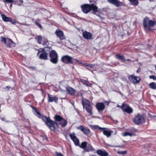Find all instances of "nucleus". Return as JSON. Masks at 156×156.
Listing matches in <instances>:
<instances>
[{
    "mask_svg": "<svg viewBox=\"0 0 156 156\" xmlns=\"http://www.w3.org/2000/svg\"><path fill=\"white\" fill-rule=\"evenodd\" d=\"M82 11L84 13L87 14L92 10L94 12H98V7L94 4L91 5L85 4L81 6Z\"/></svg>",
    "mask_w": 156,
    "mask_h": 156,
    "instance_id": "obj_1",
    "label": "nucleus"
},
{
    "mask_svg": "<svg viewBox=\"0 0 156 156\" xmlns=\"http://www.w3.org/2000/svg\"><path fill=\"white\" fill-rule=\"evenodd\" d=\"M42 119L43 120L46 121V124L51 130H53L58 127V123L52 121L49 118L44 117Z\"/></svg>",
    "mask_w": 156,
    "mask_h": 156,
    "instance_id": "obj_2",
    "label": "nucleus"
},
{
    "mask_svg": "<svg viewBox=\"0 0 156 156\" xmlns=\"http://www.w3.org/2000/svg\"><path fill=\"white\" fill-rule=\"evenodd\" d=\"M55 118V121H57L56 122H55L58 123V127H58L59 124H60L62 127H64L66 125L67 122L61 116L58 115H56Z\"/></svg>",
    "mask_w": 156,
    "mask_h": 156,
    "instance_id": "obj_3",
    "label": "nucleus"
},
{
    "mask_svg": "<svg viewBox=\"0 0 156 156\" xmlns=\"http://www.w3.org/2000/svg\"><path fill=\"white\" fill-rule=\"evenodd\" d=\"M50 61L54 64H56L58 62V55L56 51L54 50H52L49 54Z\"/></svg>",
    "mask_w": 156,
    "mask_h": 156,
    "instance_id": "obj_4",
    "label": "nucleus"
},
{
    "mask_svg": "<svg viewBox=\"0 0 156 156\" xmlns=\"http://www.w3.org/2000/svg\"><path fill=\"white\" fill-rule=\"evenodd\" d=\"M135 124H139L145 122V120L144 116L142 115H138L133 119Z\"/></svg>",
    "mask_w": 156,
    "mask_h": 156,
    "instance_id": "obj_5",
    "label": "nucleus"
},
{
    "mask_svg": "<svg viewBox=\"0 0 156 156\" xmlns=\"http://www.w3.org/2000/svg\"><path fill=\"white\" fill-rule=\"evenodd\" d=\"M76 59L73 58L69 55H64L62 56L61 58L62 61L65 64L71 63L73 62V61Z\"/></svg>",
    "mask_w": 156,
    "mask_h": 156,
    "instance_id": "obj_6",
    "label": "nucleus"
},
{
    "mask_svg": "<svg viewBox=\"0 0 156 156\" xmlns=\"http://www.w3.org/2000/svg\"><path fill=\"white\" fill-rule=\"evenodd\" d=\"M129 79L133 83H138L140 80V78L139 76H134L133 75H129L128 76Z\"/></svg>",
    "mask_w": 156,
    "mask_h": 156,
    "instance_id": "obj_7",
    "label": "nucleus"
},
{
    "mask_svg": "<svg viewBox=\"0 0 156 156\" xmlns=\"http://www.w3.org/2000/svg\"><path fill=\"white\" fill-rule=\"evenodd\" d=\"M121 108L123 111L127 113H130L133 112L132 108L129 105L126 104H123Z\"/></svg>",
    "mask_w": 156,
    "mask_h": 156,
    "instance_id": "obj_8",
    "label": "nucleus"
},
{
    "mask_svg": "<svg viewBox=\"0 0 156 156\" xmlns=\"http://www.w3.org/2000/svg\"><path fill=\"white\" fill-rule=\"evenodd\" d=\"M77 129L81 130L86 135H88L90 132V130L89 128L85 127H84L82 125L80 126L77 127Z\"/></svg>",
    "mask_w": 156,
    "mask_h": 156,
    "instance_id": "obj_9",
    "label": "nucleus"
},
{
    "mask_svg": "<svg viewBox=\"0 0 156 156\" xmlns=\"http://www.w3.org/2000/svg\"><path fill=\"white\" fill-rule=\"evenodd\" d=\"M150 20L148 18H146L144 20L143 25L146 30H149L151 29L149 27Z\"/></svg>",
    "mask_w": 156,
    "mask_h": 156,
    "instance_id": "obj_10",
    "label": "nucleus"
},
{
    "mask_svg": "<svg viewBox=\"0 0 156 156\" xmlns=\"http://www.w3.org/2000/svg\"><path fill=\"white\" fill-rule=\"evenodd\" d=\"M110 3L115 5L117 7H119L122 5V2L118 0H107Z\"/></svg>",
    "mask_w": 156,
    "mask_h": 156,
    "instance_id": "obj_11",
    "label": "nucleus"
},
{
    "mask_svg": "<svg viewBox=\"0 0 156 156\" xmlns=\"http://www.w3.org/2000/svg\"><path fill=\"white\" fill-rule=\"evenodd\" d=\"M69 136L76 146H78L79 145V140L74 135L70 134Z\"/></svg>",
    "mask_w": 156,
    "mask_h": 156,
    "instance_id": "obj_12",
    "label": "nucleus"
},
{
    "mask_svg": "<svg viewBox=\"0 0 156 156\" xmlns=\"http://www.w3.org/2000/svg\"><path fill=\"white\" fill-rule=\"evenodd\" d=\"M96 107L99 111H102L105 108V105L102 103H98L96 105Z\"/></svg>",
    "mask_w": 156,
    "mask_h": 156,
    "instance_id": "obj_13",
    "label": "nucleus"
},
{
    "mask_svg": "<svg viewBox=\"0 0 156 156\" xmlns=\"http://www.w3.org/2000/svg\"><path fill=\"white\" fill-rule=\"evenodd\" d=\"M58 37L59 38L60 40H63L65 38L63 33L61 31L56 30L55 32Z\"/></svg>",
    "mask_w": 156,
    "mask_h": 156,
    "instance_id": "obj_14",
    "label": "nucleus"
},
{
    "mask_svg": "<svg viewBox=\"0 0 156 156\" xmlns=\"http://www.w3.org/2000/svg\"><path fill=\"white\" fill-rule=\"evenodd\" d=\"M83 35L84 37L87 39H91L92 37V35L90 33L86 31L83 32Z\"/></svg>",
    "mask_w": 156,
    "mask_h": 156,
    "instance_id": "obj_15",
    "label": "nucleus"
},
{
    "mask_svg": "<svg viewBox=\"0 0 156 156\" xmlns=\"http://www.w3.org/2000/svg\"><path fill=\"white\" fill-rule=\"evenodd\" d=\"M48 102H51L52 101H55L56 103L57 102L58 98L56 97H52L51 95L48 94Z\"/></svg>",
    "mask_w": 156,
    "mask_h": 156,
    "instance_id": "obj_16",
    "label": "nucleus"
},
{
    "mask_svg": "<svg viewBox=\"0 0 156 156\" xmlns=\"http://www.w3.org/2000/svg\"><path fill=\"white\" fill-rule=\"evenodd\" d=\"M87 112L90 114V115H91L92 114V107L90 105L84 107Z\"/></svg>",
    "mask_w": 156,
    "mask_h": 156,
    "instance_id": "obj_17",
    "label": "nucleus"
},
{
    "mask_svg": "<svg viewBox=\"0 0 156 156\" xmlns=\"http://www.w3.org/2000/svg\"><path fill=\"white\" fill-rule=\"evenodd\" d=\"M97 154L101 156H108V153L105 151L99 150L97 151Z\"/></svg>",
    "mask_w": 156,
    "mask_h": 156,
    "instance_id": "obj_18",
    "label": "nucleus"
},
{
    "mask_svg": "<svg viewBox=\"0 0 156 156\" xmlns=\"http://www.w3.org/2000/svg\"><path fill=\"white\" fill-rule=\"evenodd\" d=\"M66 90L68 93L71 95H74L75 93V90L71 87H68L66 88Z\"/></svg>",
    "mask_w": 156,
    "mask_h": 156,
    "instance_id": "obj_19",
    "label": "nucleus"
},
{
    "mask_svg": "<svg viewBox=\"0 0 156 156\" xmlns=\"http://www.w3.org/2000/svg\"><path fill=\"white\" fill-rule=\"evenodd\" d=\"M112 131L111 130H103V134L107 137H109L111 136Z\"/></svg>",
    "mask_w": 156,
    "mask_h": 156,
    "instance_id": "obj_20",
    "label": "nucleus"
},
{
    "mask_svg": "<svg viewBox=\"0 0 156 156\" xmlns=\"http://www.w3.org/2000/svg\"><path fill=\"white\" fill-rule=\"evenodd\" d=\"M83 108L86 106L90 105V102L88 100L86 99H83Z\"/></svg>",
    "mask_w": 156,
    "mask_h": 156,
    "instance_id": "obj_21",
    "label": "nucleus"
},
{
    "mask_svg": "<svg viewBox=\"0 0 156 156\" xmlns=\"http://www.w3.org/2000/svg\"><path fill=\"white\" fill-rule=\"evenodd\" d=\"M39 58L44 60L47 59V55L45 52H43L40 54Z\"/></svg>",
    "mask_w": 156,
    "mask_h": 156,
    "instance_id": "obj_22",
    "label": "nucleus"
},
{
    "mask_svg": "<svg viewBox=\"0 0 156 156\" xmlns=\"http://www.w3.org/2000/svg\"><path fill=\"white\" fill-rule=\"evenodd\" d=\"M1 16L2 17V19L5 22H7L8 21L9 22L11 21V18L6 16L4 14H2Z\"/></svg>",
    "mask_w": 156,
    "mask_h": 156,
    "instance_id": "obj_23",
    "label": "nucleus"
},
{
    "mask_svg": "<svg viewBox=\"0 0 156 156\" xmlns=\"http://www.w3.org/2000/svg\"><path fill=\"white\" fill-rule=\"evenodd\" d=\"M93 149L92 147L90 144H87L86 148L84 149V152H89V151Z\"/></svg>",
    "mask_w": 156,
    "mask_h": 156,
    "instance_id": "obj_24",
    "label": "nucleus"
},
{
    "mask_svg": "<svg viewBox=\"0 0 156 156\" xmlns=\"http://www.w3.org/2000/svg\"><path fill=\"white\" fill-rule=\"evenodd\" d=\"M80 80L81 82L84 84L86 86L88 87L89 86V85H90V87L91 86L92 84L88 82V81L81 79H80Z\"/></svg>",
    "mask_w": 156,
    "mask_h": 156,
    "instance_id": "obj_25",
    "label": "nucleus"
},
{
    "mask_svg": "<svg viewBox=\"0 0 156 156\" xmlns=\"http://www.w3.org/2000/svg\"><path fill=\"white\" fill-rule=\"evenodd\" d=\"M87 144V142H83L81 143L80 145L79 144L78 146H79L80 147L84 149L86 148Z\"/></svg>",
    "mask_w": 156,
    "mask_h": 156,
    "instance_id": "obj_26",
    "label": "nucleus"
},
{
    "mask_svg": "<svg viewBox=\"0 0 156 156\" xmlns=\"http://www.w3.org/2000/svg\"><path fill=\"white\" fill-rule=\"evenodd\" d=\"M90 126L91 128L93 129H98L99 130H102L105 129V128H101L97 125H91Z\"/></svg>",
    "mask_w": 156,
    "mask_h": 156,
    "instance_id": "obj_27",
    "label": "nucleus"
},
{
    "mask_svg": "<svg viewBox=\"0 0 156 156\" xmlns=\"http://www.w3.org/2000/svg\"><path fill=\"white\" fill-rule=\"evenodd\" d=\"M7 41L6 44L7 47H10V45L13 43L12 41L9 39H7Z\"/></svg>",
    "mask_w": 156,
    "mask_h": 156,
    "instance_id": "obj_28",
    "label": "nucleus"
},
{
    "mask_svg": "<svg viewBox=\"0 0 156 156\" xmlns=\"http://www.w3.org/2000/svg\"><path fill=\"white\" fill-rule=\"evenodd\" d=\"M149 86L152 89H156V83L154 82L150 83L149 84Z\"/></svg>",
    "mask_w": 156,
    "mask_h": 156,
    "instance_id": "obj_29",
    "label": "nucleus"
},
{
    "mask_svg": "<svg viewBox=\"0 0 156 156\" xmlns=\"http://www.w3.org/2000/svg\"><path fill=\"white\" fill-rule=\"evenodd\" d=\"M115 57L123 61L125 60L124 57L123 55H120L119 54H117L115 55Z\"/></svg>",
    "mask_w": 156,
    "mask_h": 156,
    "instance_id": "obj_30",
    "label": "nucleus"
},
{
    "mask_svg": "<svg viewBox=\"0 0 156 156\" xmlns=\"http://www.w3.org/2000/svg\"><path fill=\"white\" fill-rule=\"evenodd\" d=\"M150 24L149 25V27L150 28V27H152L154 25L156 24V22L155 21H153L152 20H150Z\"/></svg>",
    "mask_w": 156,
    "mask_h": 156,
    "instance_id": "obj_31",
    "label": "nucleus"
},
{
    "mask_svg": "<svg viewBox=\"0 0 156 156\" xmlns=\"http://www.w3.org/2000/svg\"><path fill=\"white\" fill-rule=\"evenodd\" d=\"M133 135V133H130L128 132H126L124 133H122V135L123 136H130Z\"/></svg>",
    "mask_w": 156,
    "mask_h": 156,
    "instance_id": "obj_32",
    "label": "nucleus"
},
{
    "mask_svg": "<svg viewBox=\"0 0 156 156\" xmlns=\"http://www.w3.org/2000/svg\"><path fill=\"white\" fill-rule=\"evenodd\" d=\"M132 4L135 5H137L138 3V0H129Z\"/></svg>",
    "mask_w": 156,
    "mask_h": 156,
    "instance_id": "obj_33",
    "label": "nucleus"
},
{
    "mask_svg": "<svg viewBox=\"0 0 156 156\" xmlns=\"http://www.w3.org/2000/svg\"><path fill=\"white\" fill-rule=\"evenodd\" d=\"M36 39L38 43L41 44V42L42 37L40 36H38L36 38Z\"/></svg>",
    "mask_w": 156,
    "mask_h": 156,
    "instance_id": "obj_34",
    "label": "nucleus"
},
{
    "mask_svg": "<svg viewBox=\"0 0 156 156\" xmlns=\"http://www.w3.org/2000/svg\"><path fill=\"white\" fill-rule=\"evenodd\" d=\"M2 1L5 3H12L13 2V0H2Z\"/></svg>",
    "mask_w": 156,
    "mask_h": 156,
    "instance_id": "obj_35",
    "label": "nucleus"
},
{
    "mask_svg": "<svg viewBox=\"0 0 156 156\" xmlns=\"http://www.w3.org/2000/svg\"><path fill=\"white\" fill-rule=\"evenodd\" d=\"M95 66V64H88L86 65V66H88V67L90 68H93V69L94 68Z\"/></svg>",
    "mask_w": 156,
    "mask_h": 156,
    "instance_id": "obj_36",
    "label": "nucleus"
},
{
    "mask_svg": "<svg viewBox=\"0 0 156 156\" xmlns=\"http://www.w3.org/2000/svg\"><path fill=\"white\" fill-rule=\"evenodd\" d=\"M117 153L119 154H126V151H118Z\"/></svg>",
    "mask_w": 156,
    "mask_h": 156,
    "instance_id": "obj_37",
    "label": "nucleus"
},
{
    "mask_svg": "<svg viewBox=\"0 0 156 156\" xmlns=\"http://www.w3.org/2000/svg\"><path fill=\"white\" fill-rule=\"evenodd\" d=\"M2 42H4V43L5 44H6L7 41V39H6L5 38H2L1 40Z\"/></svg>",
    "mask_w": 156,
    "mask_h": 156,
    "instance_id": "obj_38",
    "label": "nucleus"
},
{
    "mask_svg": "<svg viewBox=\"0 0 156 156\" xmlns=\"http://www.w3.org/2000/svg\"><path fill=\"white\" fill-rule=\"evenodd\" d=\"M48 44V41H44L43 43V45L45 46V48L47 47Z\"/></svg>",
    "mask_w": 156,
    "mask_h": 156,
    "instance_id": "obj_39",
    "label": "nucleus"
},
{
    "mask_svg": "<svg viewBox=\"0 0 156 156\" xmlns=\"http://www.w3.org/2000/svg\"><path fill=\"white\" fill-rule=\"evenodd\" d=\"M152 114V113H148V115L151 119H153L156 116V115H153Z\"/></svg>",
    "mask_w": 156,
    "mask_h": 156,
    "instance_id": "obj_40",
    "label": "nucleus"
},
{
    "mask_svg": "<svg viewBox=\"0 0 156 156\" xmlns=\"http://www.w3.org/2000/svg\"><path fill=\"white\" fill-rule=\"evenodd\" d=\"M32 108L35 110V111L36 112L37 114V115H40V113H39V111H38V110L36 108H34V107H32Z\"/></svg>",
    "mask_w": 156,
    "mask_h": 156,
    "instance_id": "obj_41",
    "label": "nucleus"
},
{
    "mask_svg": "<svg viewBox=\"0 0 156 156\" xmlns=\"http://www.w3.org/2000/svg\"><path fill=\"white\" fill-rule=\"evenodd\" d=\"M32 108L35 110V111L36 112L37 114V115H40V113H39V111H38V110L36 108H34V107H32Z\"/></svg>",
    "mask_w": 156,
    "mask_h": 156,
    "instance_id": "obj_42",
    "label": "nucleus"
},
{
    "mask_svg": "<svg viewBox=\"0 0 156 156\" xmlns=\"http://www.w3.org/2000/svg\"><path fill=\"white\" fill-rule=\"evenodd\" d=\"M150 78L151 79H153L154 80H156V76H150Z\"/></svg>",
    "mask_w": 156,
    "mask_h": 156,
    "instance_id": "obj_43",
    "label": "nucleus"
},
{
    "mask_svg": "<svg viewBox=\"0 0 156 156\" xmlns=\"http://www.w3.org/2000/svg\"><path fill=\"white\" fill-rule=\"evenodd\" d=\"M56 156H63V155L60 153L56 152Z\"/></svg>",
    "mask_w": 156,
    "mask_h": 156,
    "instance_id": "obj_44",
    "label": "nucleus"
},
{
    "mask_svg": "<svg viewBox=\"0 0 156 156\" xmlns=\"http://www.w3.org/2000/svg\"><path fill=\"white\" fill-rule=\"evenodd\" d=\"M35 24L37 25L40 28H41L42 27L41 24L39 23L38 22H35Z\"/></svg>",
    "mask_w": 156,
    "mask_h": 156,
    "instance_id": "obj_45",
    "label": "nucleus"
},
{
    "mask_svg": "<svg viewBox=\"0 0 156 156\" xmlns=\"http://www.w3.org/2000/svg\"><path fill=\"white\" fill-rule=\"evenodd\" d=\"M10 22H11L12 24H13L16 23V22L15 21H12L11 20V21Z\"/></svg>",
    "mask_w": 156,
    "mask_h": 156,
    "instance_id": "obj_46",
    "label": "nucleus"
},
{
    "mask_svg": "<svg viewBox=\"0 0 156 156\" xmlns=\"http://www.w3.org/2000/svg\"><path fill=\"white\" fill-rule=\"evenodd\" d=\"M74 60L76 61V62H78L79 63H80V64H82V63L81 62H80V61L76 59V60Z\"/></svg>",
    "mask_w": 156,
    "mask_h": 156,
    "instance_id": "obj_47",
    "label": "nucleus"
},
{
    "mask_svg": "<svg viewBox=\"0 0 156 156\" xmlns=\"http://www.w3.org/2000/svg\"><path fill=\"white\" fill-rule=\"evenodd\" d=\"M10 88V87H9V86H7L5 88V89H7V90H8Z\"/></svg>",
    "mask_w": 156,
    "mask_h": 156,
    "instance_id": "obj_48",
    "label": "nucleus"
},
{
    "mask_svg": "<svg viewBox=\"0 0 156 156\" xmlns=\"http://www.w3.org/2000/svg\"><path fill=\"white\" fill-rule=\"evenodd\" d=\"M105 103L107 105H108L109 104V102L107 101H105Z\"/></svg>",
    "mask_w": 156,
    "mask_h": 156,
    "instance_id": "obj_49",
    "label": "nucleus"
},
{
    "mask_svg": "<svg viewBox=\"0 0 156 156\" xmlns=\"http://www.w3.org/2000/svg\"><path fill=\"white\" fill-rule=\"evenodd\" d=\"M94 14H95V15H96L98 16L99 17H100V18H101V17L99 15H98L97 14H96L95 13H93Z\"/></svg>",
    "mask_w": 156,
    "mask_h": 156,
    "instance_id": "obj_50",
    "label": "nucleus"
},
{
    "mask_svg": "<svg viewBox=\"0 0 156 156\" xmlns=\"http://www.w3.org/2000/svg\"><path fill=\"white\" fill-rule=\"evenodd\" d=\"M30 68L31 69H35V67H30Z\"/></svg>",
    "mask_w": 156,
    "mask_h": 156,
    "instance_id": "obj_51",
    "label": "nucleus"
},
{
    "mask_svg": "<svg viewBox=\"0 0 156 156\" xmlns=\"http://www.w3.org/2000/svg\"><path fill=\"white\" fill-rule=\"evenodd\" d=\"M19 1L21 3L23 2V1L22 0H19Z\"/></svg>",
    "mask_w": 156,
    "mask_h": 156,
    "instance_id": "obj_52",
    "label": "nucleus"
},
{
    "mask_svg": "<svg viewBox=\"0 0 156 156\" xmlns=\"http://www.w3.org/2000/svg\"><path fill=\"white\" fill-rule=\"evenodd\" d=\"M87 64H83V65L84 66H86V65Z\"/></svg>",
    "mask_w": 156,
    "mask_h": 156,
    "instance_id": "obj_53",
    "label": "nucleus"
},
{
    "mask_svg": "<svg viewBox=\"0 0 156 156\" xmlns=\"http://www.w3.org/2000/svg\"><path fill=\"white\" fill-rule=\"evenodd\" d=\"M12 4H10V7H12Z\"/></svg>",
    "mask_w": 156,
    "mask_h": 156,
    "instance_id": "obj_54",
    "label": "nucleus"
},
{
    "mask_svg": "<svg viewBox=\"0 0 156 156\" xmlns=\"http://www.w3.org/2000/svg\"><path fill=\"white\" fill-rule=\"evenodd\" d=\"M117 107H120V106H119V105H117Z\"/></svg>",
    "mask_w": 156,
    "mask_h": 156,
    "instance_id": "obj_55",
    "label": "nucleus"
},
{
    "mask_svg": "<svg viewBox=\"0 0 156 156\" xmlns=\"http://www.w3.org/2000/svg\"><path fill=\"white\" fill-rule=\"evenodd\" d=\"M118 147H122V146H118Z\"/></svg>",
    "mask_w": 156,
    "mask_h": 156,
    "instance_id": "obj_56",
    "label": "nucleus"
},
{
    "mask_svg": "<svg viewBox=\"0 0 156 156\" xmlns=\"http://www.w3.org/2000/svg\"><path fill=\"white\" fill-rule=\"evenodd\" d=\"M127 61H129V59H127Z\"/></svg>",
    "mask_w": 156,
    "mask_h": 156,
    "instance_id": "obj_57",
    "label": "nucleus"
},
{
    "mask_svg": "<svg viewBox=\"0 0 156 156\" xmlns=\"http://www.w3.org/2000/svg\"><path fill=\"white\" fill-rule=\"evenodd\" d=\"M155 69L156 70V66H155Z\"/></svg>",
    "mask_w": 156,
    "mask_h": 156,
    "instance_id": "obj_58",
    "label": "nucleus"
}]
</instances>
